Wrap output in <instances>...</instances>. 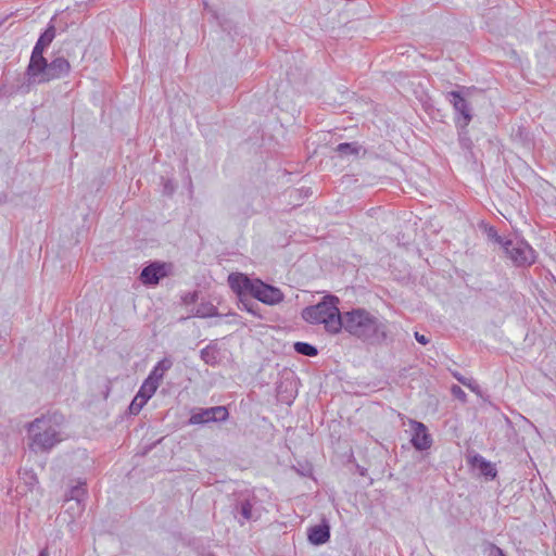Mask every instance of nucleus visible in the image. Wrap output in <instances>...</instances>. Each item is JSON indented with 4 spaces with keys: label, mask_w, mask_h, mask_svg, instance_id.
Returning a JSON list of instances; mask_svg holds the SVG:
<instances>
[{
    "label": "nucleus",
    "mask_w": 556,
    "mask_h": 556,
    "mask_svg": "<svg viewBox=\"0 0 556 556\" xmlns=\"http://www.w3.org/2000/svg\"><path fill=\"white\" fill-rule=\"evenodd\" d=\"M342 329L348 333L371 343H382L388 339L387 325L365 308H354L342 315Z\"/></svg>",
    "instance_id": "nucleus-1"
},
{
    "label": "nucleus",
    "mask_w": 556,
    "mask_h": 556,
    "mask_svg": "<svg viewBox=\"0 0 556 556\" xmlns=\"http://www.w3.org/2000/svg\"><path fill=\"white\" fill-rule=\"evenodd\" d=\"M64 417L60 414L43 415L29 422L30 448L35 452H48L63 440L61 427Z\"/></svg>",
    "instance_id": "nucleus-2"
},
{
    "label": "nucleus",
    "mask_w": 556,
    "mask_h": 556,
    "mask_svg": "<svg viewBox=\"0 0 556 556\" xmlns=\"http://www.w3.org/2000/svg\"><path fill=\"white\" fill-rule=\"evenodd\" d=\"M228 283L233 292L239 295L241 303L248 312L253 314H255V312L253 307L248 304V300L245 299L248 295L265 304L273 305L278 302V289L264 283L260 279H251L244 274L235 273L228 276Z\"/></svg>",
    "instance_id": "nucleus-3"
},
{
    "label": "nucleus",
    "mask_w": 556,
    "mask_h": 556,
    "mask_svg": "<svg viewBox=\"0 0 556 556\" xmlns=\"http://www.w3.org/2000/svg\"><path fill=\"white\" fill-rule=\"evenodd\" d=\"M338 304V298L327 295L318 304L306 307L302 316L307 323L324 325L327 332L337 334L342 330V315Z\"/></svg>",
    "instance_id": "nucleus-4"
},
{
    "label": "nucleus",
    "mask_w": 556,
    "mask_h": 556,
    "mask_svg": "<svg viewBox=\"0 0 556 556\" xmlns=\"http://www.w3.org/2000/svg\"><path fill=\"white\" fill-rule=\"evenodd\" d=\"M70 63L64 58H56L51 63L43 59V64L36 62L28 65L27 73L36 83H47L68 74Z\"/></svg>",
    "instance_id": "nucleus-5"
},
{
    "label": "nucleus",
    "mask_w": 556,
    "mask_h": 556,
    "mask_svg": "<svg viewBox=\"0 0 556 556\" xmlns=\"http://www.w3.org/2000/svg\"><path fill=\"white\" fill-rule=\"evenodd\" d=\"M506 253L509 258L517 265H531L535 261V252L525 241H508L505 244Z\"/></svg>",
    "instance_id": "nucleus-6"
},
{
    "label": "nucleus",
    "mask_w": 556,
    "mask_h": 556,
    "mask_svg": "<svg viewBox=\"0 0 556 556\" xmlns=\"http://www.w3.org/2000/svg\"><path fill=\"white\" fill-rule=\"evenodd\" d=\"M228 417V410L225 406H214L210 408H202L193 413L189 419L190 425L206 424L210 421H223Z\"/></svg>",
    "instance_id": "nucleus-7"
},
{
    "label": "nucleus",
    "mask_w": 556,
    "mask_h": 556,
    "mask_svg": "<svg viewBox=\"0 0 556 556\" xmlns=\"http://www.w3.org/2000/svg\"><path fill=\"white\" fill-rule=\"evenodd\" d=\"M409 427L412 430L410 442L417 450H428L432 444V439L428 433L427 427L416 420H409Z\"/></svg>",
    "instance_id": "nucleus-8"
},
{
    "label": "nucleus",
    "mask_w": 556,
    "mask_h": 556,
    "mask_svg": "<svg viewBox=\"0 0 556 556\" xmlns=\"http://www.w3.org/2000/svg\"><path fill=\"white\" fill-rule=\"evenodd\" d=\"M168 274L165 263L154 262L146 266L140 273V280L143 285H157Z\"/></svg>",
    "instance_id": "nucleus-9"
},
{
    "label": "nucleus",
    "mask_w": 556,
    "mask_h": 556,
    "mask_svg": "<svg viewBox=\"0 0 556 556\" xmlns=\"http://www.w3.org/2000/svg\"><path fill=\"white\" fill-rule=\"evenodd\" d=\"M55 37V28L53 25H49V27L45 30L43 34L39 37L38 41L36 42L29 64H33L36 62L43 64V50L52 42V40Z\"/></svg>",
    "instance_id": "nucleus-10"
},
{
    "label": "nucleus",
    "mask_w": 556,
    "mask_h": 556,
    "mask_svg": "<svg viewBox=\"0 0 556 556\" xmlns=\"http://www.w3.org/2000/svg\"><path fill=\"white\" fill-rule=\"evenodd\" d=\"M329 538L330 530L329 526L326 523L314 526L308 531V540L313 544H324L329 540Z\"/></svg>",
    "instance_id": "nucleus-11"
},
{
    "label": "nucleus",
    "mask_w": 556,
    "mask_h": 556,
    "mask_svg": "<svg viewBox=\"0 0 556 556\" xmlns=\"http://www.w3.org/2000/svg\"><path fill=\"white\" fill-rule=\"evenodd\" d=\"M172 366H173V361L170 358L165 357V358L161 359L154 366V368L152 369V371L150 372L148 378L152 379L154 382L160 384L164 377V374L167 370H169Z\"/></svg>",
    "instance_id": "nucleus-12"
},
{
    "label": "nucleus",
    "mask_w": 556,
    "mask_h": 556,
    "mask_svg": "<svg viewBox=\"0 0 556 556\" xmlns=\"http://www.w3.org/2000/svg\"><path fill=\"white\" fill-rule=\"evenodd\" d=\"M450 94L453 97V105L455 110H457L464 117V125H468L471 121V115L469 114L467 102L457 91H452Z\"/></svg>",
    "instance_id": "nucleus-13"
},
{
    "label": "nucleus",
    "mask_w": 556,
    "mask_h": 556,
    "mask_svg": "<svg viewBox=\"0 0 556 556\" xmlns=\"http://www.w3.org/2000/svg\"><path fill=\"white\" fill-rule=\"evenodd\" d=\"M85 496H86V489L84 488V484L83 483L77 484L71 489L70 495L66 498V503L74 502L77 507V511L80 513L84 509L83 502L85 500Z\"/></svg>",
    "instance_id": "nucleus-14"
},
{
    "label": "nucleus",
    "mask_w": 556,
    "mask_h": 556,
    "mask_svg": "<svg viewBox=\"0 0 556 556\" xmlns=\"http://www.w3.org/2000/svg\"><path fill=\"white\" fill-rule=\"evenodd\" d=\"M160 384L154 382L152 379L147 378L142 386L140 387L137 395L140 396V399H143L148 402V400L155 393Z\"/></svg>",
    "instance_id": "nucleus-15"
},
{
    "label": "nucleus",
    "mask_w": 556,
    "mask_h": 556,
    "mask_svg": "<svg viewBox=\"0 0 556 556\" xmlns=\"http://www.w3.org/2000/svg\"><path fill=\"white\" fill-rule=\"evenodd\" d=\"M201 359L207 365H215L218 363V352L214 346H206L201 350Z\"/></svg>",
    "instance_id": "nucleus-16"
},
{
    "label": "nucleus",
    "mask_w": 556,
    "mask_h": 556,
    "mask_svg": "<svg viewBox=\"0 0 556 556\" xmlns=\"http://www.w3.org/2000/svg\"><path fill=\"white\" fill-rule=\"evenodd\" d=\"M294 350L305 356H316L318 353L315 346L306 342H295Z\"/></svg>",
    "instance_id": "nucleus-17"
},
{
    "label": "nucleus",
    "mask_w": 556,
    "mask_h": 556,
    "mask_svg": "<svg viewBox=\"0 0 556 556\" xmlns=\"http://www.w3.org/2000/svg\"><path fill=\"white\" fill-rule=\"evenodd\" d=\"M476 462L479 463V469L481 470V472L485 476V477H489V478H495L496 476V470L494 468V466L491 464V463H488L485 462L484 459L480 458H475Z\"/></svg>",
    "instance_id": "nucleus-18"
},
{
    "label": "nucleus",
    "mask_w": 556,
    "mask_h": 556,
    "mask_svg": "<svg viewBox=\"0 0 556 556\" xmlns=\"http://www.w3.org/2000/svg\"><path fill=\"white\" fill-rule=\"evenodd\" d=\"M146 403H147L146 400L140 399L139 395H136L129 405L130 414H132V415L139 414V412L142 409V407L146 405Z\"/></svg>",
    "instance_id": "nucleus-19"
},
{
    "label": "nucleus",
    "mask_w": 556,
    "mask_h": 556,
    "mask_svg": "<svg viewBox=\"0 0 556 556\" xmlns=\"http://www.w3.org/2000/svg\"><path fill=\"white\" fill-rule=\"evenodd\" d=\"M216 314V307L213 305H201L197 308L195 316L198 317H208L214 316Z\"/></svg>",
    "instance_id": "nucleus-20"
},
{
    "label": "nucleus",
    "mask_w": 556,
    "mask_h": 556,
    "mask_svg": "<svg viewBox=\"0 0 556 556\" xmlns=\"http://www.w3.org/2000/svg\"><path fill=\"white\" fill-rule=\"evenodd\" d=\"M240 513L243 519L249 520L252 517V506L249 502L241 503Z\"/></svg>",
    "instance_id": "nucleus-21"
},
{
    "label": "nucleus",
    "mask_w": 556,
    "mask_h": 556,
    "mask_svg": "<svg viewBox=\"0 0 556 556\" xmlns=\"http://www.w3.org/2000/svg\"><path fill=\"white\" fill-rule=\"evenodd\" d=\"M340 153H357V150L350 143H341L338 146Z\"/></svg>",
    "instance_id": "nucleus-22"
},
{
    "label": "nucleus",
    "mask_w": 556,
    "mask_h": 556,
    "mask_svg": "<svg viewBox=\"0 0 556 556\" xmlns=\"http://www.w3.org/2000/svg\"><path fill=\"white\" fill-rule=\"evenodd\" d=\"M415 338L421 344H427L428 343V339L426 338V336L420 334L419 332H415Z\"/></svg>",
    "instance_id": "nucleus-23"
},
{
    "label": "nucleus",
    "mask_w": 556,
    "mask_h": 556,
    "mask_svg": "<svg viewBox=\"0 0 556 556\" xmlns=\"http://www.w3.org/2000/svg\"><path fill=\"white\" fill-rule=\"evenodd\" d=\"M452 390H453V393H454L455 395L463 394L462 389H460L459 387H457V386L453 387V389H452Z\"/></svg>",
    "instance_id": "nucleus-24"
},
{
    "label": "nucleus",
    "mask_w": 556,
    "mask_h": 556,
    "mask_svg": "<svg viewBox=\"0 0 556 556\" xmlns=\"http://www.w3.org/2000/svg\"><path fill=\"white\" fill-rule=\"evenodd\" d=\"M31 481L36 482V477L33 473L29 475L28 484H31L33 483Z\"/></svg>",
    "instance_id": "nucleus-25"
},
{
    "label": "nucleus",
    "mask_w": 556,
    "mask_h": 556,
    "mask_svg": "<svg viewBox=\"0 0 556 556\" xmlns=\"http://www.w3.org/2000/svg\"><path fill=\"white\" fill-rule=\"evenodd\" d=\"M31 481L36 482V477L33 473L29 475L28 484H31L33 483Z\"/></svg>",
    "instance_id": "nucleus-26"
},
{
    "label": "nucleus",
    "mask_w": 556,
    "mask_h": 556,
    "mask_svg": "<svg viewBox=\"0 0 556 556\" xmlns=\"http://www.w3.org/2000/svg\"><path fill=\"white\" fill-rule=\"evenodd\" d=\"M31 481L36 482V477L33 473L29 475L28 484H31L33 483Z\"/></svg>",
    "instance_id": "nucleus-27"
},
{
    "label": "nucleus",
    "mask_w": 556,
    "mask_h": 556,
    "mask_svg": "<svg viewBox=\"0 0 556 556\" xmlns=\"http://www.w3.org/2000/svg\"><path fill=\"white\" fill-rule=\"evenodd\" d=\"M67 504L70 505L68 509L77 510V507H76L74 502H71V503H67Z\"/></svg>",
    "instance_id": "nucleus-28"
},
{
    "label": "nucleus",
    "mask_w": 556,
    "mask_h": 556,
    "mask_svg": "<svg viewBox=\"0 0 556 556\" xmlns=\"http://www.w3.org/2000/svg\"><path fill=\"white\" fill-rule=\"evenodd\" d=\"M496 552L498 553L500 556H505L501 548L496 547Z\"/></svg>",
    "instance_id": "nucleus-29"
},
{
    "label": "nucleus",
    "mask_w": 556,
    "mask_h": 556,
    "mask_svg": "<svg viewBox=\"0 0 556 556\" xmlns=\"http://www.w3.org/2000/svg\"><path fill=\"white\" fill-rule=\"evenodd\" d=\"M47 555H48L47 551H42V552L40 553V556H47Z\"/></svg>",
    "instance_id": "nucleus-30"
}]
</instances>
